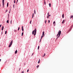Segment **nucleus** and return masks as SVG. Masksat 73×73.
I'll return each instance as SVG.
<instances>
[{
    "mask_svg": "<svg viewBox=\"0 0 73 73\" xmlns=\"http://www.w3.org/2000/svg\"><path fill=\"white\" fill-rule=\"evenodd\" d=\"M57 36V38H58L60 37V35H59L58 36Z\"/></svg>",
    "mask_w": 73,
    "mask_h": 73,
    "instance_id": "obj_6",
    "label": "nucleus"
},
{
    "mask_svg": "<svg viewBox=\"0 0 73 73\" xmlns=\"http://www.w3.org/2000/svg\"><path fill=\"white\" fill-rule=\"evenodd\" d=\"M55 25H56V23L55 24L54 26H55Z\"/></svg>",
    "mask_w": 73,
    "mask_h": 73,
    "instance_id": "obj_48",
    "label": "nucleus"
},
{
    "mask_svg": "<svg viewBox=\"0 0 73 73\" xmlns=\"http://www.w3.org/2000/svg\"><path fill=\"white\" fill-rule=\"evenodd\" d=\"M1 59H0V61H1Z\"/></svg>",
    "mask_w": 73,
    "mask_h": 73,
    "instance_id": "obj_43",
    "label": "nucleus"
},
{
    "mask_svg": "<svg viewBox=\"0 0 73 73\" xmlns=\"http://www.w3.org/2000/svg\"><path fill=\"white\" fill-rule=\"evenodd\" d=\"M14 3H16V0H14Z\"/></svg>",
    "mask_w": 73,
    "mask_h": 73,
    "instance_id": "obj_25",
    "label": "nucleus"
},
{
    "mask_svg": "<svg viewBox=\"0 0 73 73\" xmlns=\"http://www.w3.org/2000/svg\"><path fill=\"white\" fill-rule=\"evenodd\" d=\"M24 71H23L22 72V73H24Z\"/></svg>",
    "mask_w": 73,
    "mask_h": 73,
    "instance_id": "obj_29",
    "label": "nucleus"
},
{
    "mask_svg": "<svg viewBox=\"0 0 73 73\" xmlns=\"http://www.w3.org/2000/svg\"><path fill=\"white\" fill-rule=\"evenodd\" d=\"M47 18L49 19V16H48L47 17Z\"/></svg>",
    "mask_w": 73,
    "mask_h": 73,
    "instance_id": "obj_35",
    "label": "nucleus"
},
{
    "mask_svg": "<svg viewBox=\"0 0 73 73\" xmlns=\"http://www.w3.org/2000/svg\"><path fill=\"white\" fill-rule=\"evenodd\" d=\"M50 15H49V16H50Z\"/></svg>",
    "mask_w": 73,
    "mask_h": 73,
    "instance_id": "obj_46",
    "label": "nucleus"
},
{
    "mask_svg": "<svg viewBox=\"0 0 73 73\" xmlns=\"http://www.w3.org/2000/svg\"><path fill=\"white\" fill-rule=\"evenodd\" d=\"M23 34H24V33H23V32L22 33V36H23Z\"/></svg>",
    "mask_w": 73,
    "mask_h": 73,
    "instance_id": "obj_20",
    "label": "nucleus"
},
{
    "mask_svg": "<svg viewBox=\"0 0 73 73\" xmlns=\"http://www.w3.org/2000/svg\"><path fill=\"white\" fill-rule=\"evenodd\" d=\"M17 31L16 30H15V32H16Z\"/></svg>",
    "mask_w": 73,
    "mask_h": 73,
    "instance_id": "obj_32",
    "label": "nucleus"
},
{
    "mask_svg": "<svg viewBox=\"0 0 73 73\" xmlns=\"http://www.w3.org/2000/svg\"><path fill=\"white\" fill-rule=\"evenodd\" d=\"M48 15H49V13H48Z\"/></svg>",
    "mask_w": 73,
    "mask_h": 73,
    "instance_id": "obj_44",
    "label": "nucleus"
},
{
    "mask_svg": "<svg viewBox=\"0 0 73 73\" xmlns=\"http://www.w3.org/2000/svg\"><path fill=\"white\" fill-rule=\"evenodd\" d=\"M62 18H64V14L62 15Z\"/></svg>",
    "mask_w": 73,
    "mask_h": 73,
    "instance_id": "obj_12",
    "label": "nucleus"
},
{
    "mask_svg": "<svg viewBox=\"0 0 73 73\" xmlns=\"http://www.w3.org/2000/svg\"><path fill=\"white\" fill-rule=\"evenodd\" d=\"M33 54H34L33 53L32 54V56H33Z\"/></svg>",
    "mask_w": 73,
    "mask_h": 73,
    "instance_id": "obj_40",
    "label": "nucleus"
},
{
    "mask_svg": "<svg viewBox=\"0 0 73 73\" xmlns=\"http://www.w3.org/2000/svg\"><path fill=\"white\" fill-rule=\"evenodd\" d=\"M12 23V22H11V24Z\"/></svg>",
    "mask_w": 73,
    "mask_h": 73,
    "instance_id": "obj_52",
    "label": "nucleus"
},
{
    "mask_svg": "<svg viewBox=\"0 0 73 73\" xmlns=\"http://www.w3.org/2000/svg\"><path fill=\"white\" fill-rule=\"evenodd\" d=\"M39 47H40V46H38V50Z\"/></svg>",
    "mask_w": 73,
    "mask_h": 73,
    "instance_id": "obj_22",
    "label": "nucleus"
},
{
    "mask_svg": "<svg viewBox=\"0 0 73 73\" xmlns=\"http://www.w3.org/2000/svg\"><path fill=\"white\" fill-rule=\"evenodd\" d=\"M13 43V40H12L9 44V47L10 48V47H11V45H12Z\"/></svg>",
    "mask_w": 73,
    "mask_h": 73,
    "instance_id": "obj_2",
    "label": "nucleus"
},
{
    "mask_svg": "<svg viewBox=\"0 0 73 73\" xmlns=\"http://www.w3.org/2000/svg\"><path fill=\"white\" fill-rule=\"evenodd\" d=\"M6 12H8V10L7 9H6L5 11Z\"/></svg>",
    "mask_w": 73,
    "mask_h": 73,
    "instance_id": "obj_26",
    "label": "nucleus"
},
{
    "mask_svg": "<svg viewBox=\"0 0 73 73\" xmlns=\"http://www.w3.org/2000/svg\"><path fill=\"white\" fill-rule=\"evenodd\" d=\"M49 6L50 7H51V3H49Z\"/></svg>",
    "mask_w": 73,
    "mask_h": 73,
    "instance_id": "obj_9",
    "label": "nucleus"
},
{
    "mask_svg": "<svg viewBox=\"0 0 73 73\" xmlns=\"http://www.w3.org/2000/svg\"><path fill=\"white\" fill-rule=\"evenodd\" d=\"M0 27H1V25H0Z\"/></svg>",
    "mask_w": 73,
    "mask_h": 73,
    "instance_id": "obj_37",
    "label": "nucleus"
},
{
    "mask_svg": "<svg viewBox=\"0 0 73 73\" xmlns=\"http://www.w3.org/2000/svg\"><path fill=\"white\" fill-rule=\"evenodd\" d=\"M7 4H9V3H8V2L7 3Z\"/></svg>",
    "mask_w": 73,
    "mask_h": 73,
    "instance_id": "obj_45",
    "label": "nucleus"
},
{
    "mask_svg": "<svg viewBox=\"0 0 73 73\" xmlns=\"http://www.w3.org/2000/svg\"><path fill=\"white\" fill-rule=\"evenodd\" d=\"M48 23H50V20H48Z\"/></svg>",
    "mask_w": 73,
    "mask_h": 73,
    "instance_id": "obj_27",
    "label": "nucleus"
},
{
    "mask_svg": "<svg viewBox=\"0 0 73 73\" xmlns=\"http://www.w3.org/2000/svg\"><path fill=\"white\" fill-rule=\"evenodd\" d=\"M9 15H8V17L9 18Z\"/></svg>",
    "mask_w": 73,
    "mask_h": 73,
    "instance_id": "obj_41",
    "label": "nucleus"
},
{
    "mask_svg": "<svg viewBox=\"0 0 73 73\" xmlns=\"http://www.w3.org/2000/svg\"><path fill=\"white\" fill-rule=\"evenodd\" d=\"M55 23H56V22L55 21H54L53 22V24H55Z\"/></svg>",
    "mask_w": 73,
    "mask_h": 73,
    "instance_id": "obj_31",
    "label": "nucleus"
},
{
    "mask_svg": "<svg viewBox=\"0 0 73 73\" xmlns=\"http://www.w3.org/2000/svg\"><path fill=\"white\" fill-rule=\"evenodd\" d=\"M2 3L3 5V8H4V0H3Z\"/></svg>",
    "mask_w": 73,
    "mask_h": 73,
    "instance_id": "obj_4",
    "label": "nucleus"
},
{
    "mask_svg": "<svg viewBox=\"0 0 73 73\" xmlns=\"http://www.w3.org/2000/svg\"><path fill=\"white\" fill-rule=\"evenodd\" d=\"M18 2V0H17V3Z\"/></svg>",
    "mask_w": 73,
    "mask_h": 73,
    "instance_id": "obj_39",
    "label": "nucleus"
},
{
    "mask_svg": "<svg viewBox=\"0 0 73 73\" xmlns=\"http://www.w3.org/2000/svg\"><path fill=\"white\" fill-rule=\"evenodd\" d=\"M33 16H34V13L33 14L32 18H33Z\"/></svg>",
    "mask_w": 73,
    "mask_h": 73,
    "instance_id": "obj_16",
    "label": "nucleus"
},
{
    "mask_svg": "<svg viewBox=\"0 0 73 73\" xmlns=\"http://www.w3.org/2000/svg\"><path fill=\"white\" fill-rule=\"evenodd\" d=\"M71 31V30H69V31Z\"/></svg>",
    "mask_w": 73,
    "mask_h": 73,
    "instance_id": "obj_49",
    "label": "nucleus"
},
{
    "mask_svg": "<svg viewBox=\"0 0 73 73\" xmlns=\"http://www.w3.org/2000/svg\"><path fill=\"white\" fill-rule=\"evenodd\" d=\"M7 23H9V20H7Z\"/></svg>",
    "mask_w": 73,
    "mask_h": 73,
    "instance_id": "obj_17",
    "label": "nucleus"
},
{
    "mask_svg": "<svg viewBox=\"0 0 73 73\" xmlns=\"http://www.w3.org/2000/svg\"><path fill=\"white\" fill-rule=\"evenodd\" d=\"M44 4L45 5V4H46V2H45V1H44Z\"/></svg>",
    "mask_w": 73,
    "mask_h": 73,
    "instance_id": "obj_24",
    "label": "nucleus"
},
{
    "mask_svg": "<svg viewBox=\"0 0 73 73\" xmlns=\"http://www.w3.org/2000/svg\"><path fill=\"white\" fill-rule=\"evenodd\" d=\"M61 31H59L58 33V34L56 36H57L58 35H61Z\"/></svg>",
    "mask_w": 73,
    "mask_h": 73,
    "instance_id": "obj_3",
    "label": "nucleus"
},
{
    "mask_svg": "<svg viewBox=\"0 0 73 73\" xmlns=\"http://www.w3.org/2000/svg\"><path fill=\"white\" fill-rule=\"evenodd\" d=\"M34 14H36V11L35 10H34Z\"/></svg>",
    "mask_w": 73,
    "mask_h": 73,
    "instance_id": "obj_19",
    "label": "nucleus"
},
{
    "mask_svg": "<svg viewBox=\"0 0 73 73\" xmlns=\"http://www.w3.org/2000/svg\"><path fill=\"white\" fill-rule=\"evenodd\" d=\"M44 56H45V53H44V55H43V57H44Z\"/></svg>",
    "mask_w": 73,
    "mask_h": 73,
    "instance_id": "obj_14",
    "label": "nucleus"
},
{
    "mask_svg": "<svg viewBox=\"0 0 73 73\" xmlns=\"http://www.w3.org/2000/svg\"><path fill=\"white\" fill-rule=\"evenodd\" d=\"M72 18H73V15H72L71 16V17L70 18V19H72Z\"/></svg>",
    "mask_w": 73,
    "mask_h": 73,
    "instance_id": "obj_15",
    "label": "nucleus"
},
{
    "mask_svg": "<svg viewBox=\"0 0 73 73\" xmlns=\"http://www.w3.org/2000/svg\"><path fill=\"white\" fill-rule=\"evenodd\" d=\"M1 56V55L0 54V57Z\"/></svg>",
    "mask_w": 73,
    "mask_h": 73,
    "instance_id": "obj_53",
    "label": "nucleus"
},
{
    "mask_svg": "<svg viewBox=\"0 0 73 73\" xmlns=\"http://www.w3.org/2000/svg\"><path fill=\"white\" fill-rule=\"evenodd\" d=\"M3 29H4V26H3L1 30L2 31H3Z\"/></svg>",
    "mask_w": 73,
    "mask_h": 73,
    "instance_id": "obj_10",
    "label": "nucleus"
},
{
    "mask_svg": "<svg viewBox=\"0 0 73 73\" xmlns=\"http://www.w3.org/2000/svg\"><path fill=\"white\" fill-rule=\"evenodd\" d=\"M11 23H12V20L11 21Z\"/></svg>",
    "mask_w": 73,
    "mask_h": 73,
    "instance_id": "obj_47",
    "label": "nucleus"
},
{
    "mask_svg": "<svg viewBox=\"0 0 73 73\" xmlns=\"http://www.w3.org/2000/svg\"><path fill=\"white\" fill-rule=\"evenodd\" d=\"M36 29H35V30H34V31H33L32 34L33 35H34V36L36 35Z\"/></svg>",
    "mask_w": 73,
    "mask_h": 73,
    "instance_id": "obj_1",
    "label": "nucleus"
},
{
    "mask_svg": "<svg viewBox=\"0 0 73 73\" xmlns=\"http://www.w3.org/2000/svg\"><path fill=\"white\" fill-rule=\"evenodd\" d=\"M40 59H39V61L38 62V64H39V63H40Z\"/></svg>",
    "mask_w": 73,
    "mask_h": 73,
    "instance_id": "obj_8",
    "label": "nucleus"
},
{
    "mask_svg": "<svg viewBox=\"0 0 73 73\" xmlns=\"http://www.w3.org/2000/svg\"><path fill=\"white\" fill-rule=\"evenodd\" d=\"M31 22H32V20H31V21L30 22V24H31Z\"/></svg>",
    "mask_w": 73,
    "mask_h": 73,
    "instance_id": "obj_30",
    "label": "nucleus"
},
{
    "mask_svg": "<svg viewBox=\"0 0 73 73\" xmlns=\"http://www.w3.org/2000/svg\"><path fill=\"white\" fill-rule=\"evenodd\" d=\"M22 30L23 31H24V29L23 28L22 29Z\"/></svg>",
    "mask_w": 73,
    "mask_h": 73,
    "instance_id": "obj_23",
    "label": "nucleus"
},
{
    "mask_svg": "<svg viewBox=\"0 0 73 73\" xmlns=\"http://www.w3.org/2000/svg\"><path fill=\"white\" fill-rule=\"evenodd\" d=\"M5 35H6V34H7V31H5Z\"/></svg>",
    "mask_w": 73,
    "mask_h": 73,
    "instance_id": "obj_21",
    "label": "nucleus"
},
{
    "mask_svg": "<svg viewBox=\"0 0 73 73\" xmlns=\"http://www.w3.org/2000/svg\"><path fill=\"white\" fill-rule=\"evenodd\" d=\"M13 7H14V8L15 7V5H13Z\"/></svg>",
    "mask_w": 73,
    "mask_h": 73,
    "instance_id": "obj_38",
    "label": "nucleus"
},
{
    "mask_svg": "<svg viewBox=\"0 0 73 73\" xmlns=\"http://www.w3.org/2000/svg\"><path fill=\"white\" fill-rule=\"evenodd\" d=\"M19 29H20V27H18V31H19Z\"/></svg>",
    "mask_w": 73,
    "mask_h": 73,
    "instance_id": "obj_28",
    "label": "nucleus"
},
{
    "mask_svg": "<svg viewBox=\"0 0 73 73\" xmlns=\"http://www.w3.org/2000/svg\"><path fill=\"white\" fill-rule=\"evenodd\" d=\"M17 53V50H16L15 52V54H16Z\"/></svg>",
    "mask_w": 73,
    "mask_h": 73,
    "instance_id": "obj_7",
    "label": "nucleus"
},
{
    "mask_svg": "<svg viewBox=\"0 0 73 73\" xmlns=\"http://www.w3.org/2000/svg\"><path fill=\"white\" fill-rule=\"evenodd\" d=\"M44 35H45L44 34V31H43L42 32V36H44Z\"/></svg>",
    "mask_w": 73,
    "mask_h": 73,
    "instance_id": "obj_11",
    "label": "nucleus"
},
{
    "mask_svg": "<svg viewBox=\"0 0 73 73\" xmlns=\"http://www.w3.org/2000/svg\"><path fill=\"white\" fill-rule=\"evenodd\" d=\"M10 11H11V9L10 10Z\"/></svg>",
    "mask_w": 73,
    "mask_h": 73,
    "instance_id": "obj_54",
    "label": "nucleus"
},
{
    "mask_svg": "<svg viewBox=\"0 0 73 73\" xmlns=\"http://www.w3.org/2000/svg\"><path fill=\"white\" fill-rule=\"evenodd\" d=\"M29 72V70H27V72Z\"/></svg>",
    "mask_w": 73,
    "mask_h": 73,
    "instance_id": "obj_33",
    "label": "nucleus"
},
{
    "mask_svg": "<svg viewBox=\"0 0 73 73\" xmlns=\"http://www.w3.org/2000/svg\"><path fill=\"white\" fill-rule=\"evenodd\" d=\"M9 4H7V7H8V6Z\"/></svg>",
    "mask_w": 73,
    "mask_h": 73,
    "instance_id": "obj_34",
    "label": "nucleus"
},
{
    "mask_svg": "<svg viewBox=\"0 0 73 73\" xmlns=\"http://www.w3.org/2000/svg\"><path fill=\"white\" fill-rule=\"evenodd\" d=\"M46 20L45 21V24H46Z\"/></svg>",
    "mask_w": 73,
    "mask_h": 73,
    "instance_id": "obj_36",
    "label": "nucleus"
},
{
    "mask_svg": "<svg viewBox=\"0 0 73 73\" xmlns=\"http://www.w3.org/2000/svg\"><path fill=\"white\" fill-rule=\"evenodd\" d=\"M9 13H10V11H9Z\"/></svg>",
    "mask_w": 73,
    "mask_h": 73,
    "instance_id": "obj_51",
    "label": "nucleus"
},
{
    "mask_svg": "<svg viewBox=\"0 0 73 73\" xmlns=\"http://www.w3.org/2000/svg\"><path fill=\"white\" fill-rule=\"evenodd\" d=\"M22 29L23 28V26H22Z\"/></svg>",
    "mask_w": 73,
    "mask_h": 73,
    "instance_id": "obj_42",
    "label": "nucleus"
},
{
    "mask_svg": "<svg viewBox=\"0 0 73 73\" xmlns=\"http://www.w3.org/2000/svg\"><path fill=\"white\" fill-rule=\"evenodd\" d=\"M66 21V20H64L62 22V23L64 24V22H65V21Z\"/></svg>",
    "mask_w": 73,
    "mask_h": 73,
    "instance_id": "obj_5",
    "label": "nucleus"
},
{
    "mask_svg": "<svg viewBox=\"0 0 73 73\" xmlns=\"http://www.w3.org/2000/svg\"><path fill=\"white\" fill-rule=\"evenodd\" d=\"M43 35L41 36V39L40 40V41H41V39H42V37H43Z\"/></svg>",
    "mask_w": 73,
    "mask_h": 73,
    "instance_id": "obj_13",
    "label": "nucleus"
},
{
    "mask_svg": "<svg viewBox=\"0 0 73 73\" xmlns=\"http://www.w3.org/2000/svg\"><path fill=\"white\" fill-rule=\"evenodd\" d=\"M20 70V68L19 69V70Z\"/></svg>",
    "mask_w": 73,
    "mask_h": 73,
    "instance_id": "obj_50",
    "label": "nucleus"
},
{
    "mask_svg": "<svg viewBox=\"0 0 73 73\" xmlns=\"http://www.w3.org/2000/svg\"><path fill=\"white\" fill-rule=\"evenodd\" d=\"M38 67H39V65H38V66H36V68H38Z\"/></svg>",
    "mask_w": 73,
    "mask_h": 73,
    "instance_id": "obj_18",
    "label": "nucleus"
}]
</instances>
